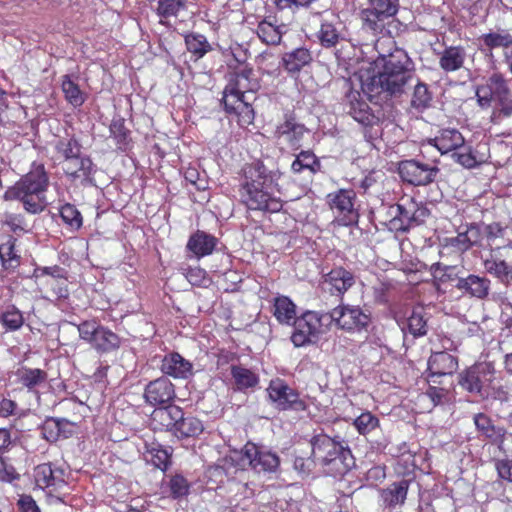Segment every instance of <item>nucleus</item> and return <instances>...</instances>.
Returning a JSON list of instances; mask_svg holds the SVG:
<instances>
[{
	"instance_id": "f257e3e1",
	"label": "nucleus",
	"mask_w": 512,
	"mask_h": 512,
	"mask_svg": "<svg viewBox=\"0 0 512 512\" xmlns=\"http://www.w3.org/2000/svg\"><path fill=\"white\" fill-rule=\"evenodd\" d=\"M245 182L240 189L242 202L251 210L277 212L281 202L269 191L272 182L266 167L260 163H252L244 169Z\"/></svg>"
},
{
	"instance_id": "f03ea898",
	"label": "nucleus",
	"mask_w": 512,
	"mask_h": 512,
	"mask_svg": "<svg viewBox=\"0 0 512 512\" xmlns=\"http://www.w3.org/2000/svg\"><path fill=\"white\" fill-rule=\"evenodd\" d=\"M49 178L42 164H34L32 169L4 193L5 200H20L29 213H40L46 207L45 192Z\"/></svg>"
},
{
	"instance_id": "7ed1b4c3",
	"label": "nucleus",
	"mask_w": 512,
	"mask_h": 512,
	"mask_svg": "<svg viewBox=\"0 0 512 512\" xmlns=\"http://www.w3.org/2000/svg\"><path fill=\"white\" fill-rule=\"evenodd\" d=\"M381 69L370 77V92L400 93L411 77V61L405 51L397 49L380 60Z\"/></svg>"
},
{
	"instance_id": "20e7f679",
	"label": "nucleus",
	"mask_w": 512,
	"mask_h": 512,
	"mask_svg": "<svg viewBox=\"0 0 512 512\" xmlns=\"http://www.w3.org/2000/svg\"><path fill=\"white\" fill-rule=\"evenodd\" d=\"M310 444L313 461L325 467L327 473L333 476L344 475L353 465L350 450L326 434L314 435Z\"/></svg>"
},
{
	"instance_id": "39448f33",
	"label": "nucleus",
	"mask_w": 512,
	"mask_h": 512,
	"mask_svg": "<svg viewBox=\"0 0 512 512\" xmlns=\"http://www.w3.org/2000/svg\"><path fill=\"white\" fill-rule=\"evenodd\" d=\"M280 464L279 457L270 451L259 450L254 444H246L242 451H234L224 459L220 467L228 477L244 474L245 467L250 466L256 472H274Z\"/></svg>"
},
{
	"instance_id": "423d86ee",
	"label": "nucleus",
	"mask_w": 512,
	"mask_h": 512,
	"mask_svg": "<svg viewBox=\"0 0 512 512\" xmlns=\"http://www.w3.org/2000/svg\"><path fill=\"white\" fill-rule=\"evenodd\" d=\"M476 97L482 108L494 107L506 117L512 115V92L501 73L494 72L476 89Z\"/></svg>"
},
{
	"instance_id": "0eeeda50",
	"label": "nucleus",
	"mask_w": 512,
	"mask_h": 512,
	"mask_svg": "<svg viewBox=\"0 0 512 512\" xmlns=\"http://www.w3.org/2000/svg\"><path fill=\"white\" fill-rule=\"evenodd\" d=\"M62 470L53 468L50 463L38 465L34 470L35 484L42 490H47V502L51 505L64 502L67 487Z\"/></svg>"
},
{
	"instance_id": "6e6552de",
	"label": "nucleus",
	"mask_w": 512,
	"mask_h": 512,
	"mask_svg": "<svg viewBox=\"0 0 512 512\" xmlns=\"http://www.w3.org/2000/svg\"><path fill=\"white\" fill-rule=\"evenodd\" d=\"M325 315L314 311H306L292 323L294 326L291 341L295 347H303L315 343L323 333L322 319Z\"/></svg>"
},
{
	"instance_id": "1a4fd4ad",
	"label": "nucleus",
	"mask_w": 512,
	"mask_h": 512,
	"mask_svg": "<svg viewBox=\"0 0 512 512\" xmlns=\"http://www.w3.org/2000/svg\"><path fill=\"white\" fill-rule=\"evenodd\" d=\"M369 5L361 11L363 28L373 34L381 33L386 20L393 17L398 11V0H368Z\"/></svg>"
},
{
	"instance_id": "9d476101",
	"label": "nucleus",
	"mask_w": 512,
	"mask_h": 512,
	"mask_svg": "<svg viewBox=\"0 0 512 512\" xmlns=\"http://www.w3.org/2000/svg\"><path fill=\"white\" fill-rule=\"evenodd\" d=\"M494 379V365L490 362H480L460 373L458 383L465 391L482 396L483 391Z\"/></svg>"
},
{
	"instance_id": "9b49d317",
	"label": "nucleus",
	"mask_w": 512,
	"mask_h": 512,
	"mask_svg": "<svg viewBox=\"0 0 512 512\" xmlns=\"http://www.w3.org/2000/svg\"><path fill=\"white\" fill-rule=\"evenodd\" d=\"M266 391L270 402L278 410L304 411L307 408L298 392L280 378L272 379Z\"/></svg>"
},
{
	"instance_id": "f8f14e48",
	"label": "nucleus",
	"mask_w": 512,
	"mask_h": 512,
	"mask_svg": "<svg viewBox=\"0 0 512 512\" xmlns=\"http://www.w3.org/2000/svg\"><path fill=\"white\" fill-rule=\"evenodd\" d=\"M356 193L352 189H339L327 195V203L336 214L338 221L348 226L358 219V212L354 207Z\"/></svg>"
},
{
	"instance_id": "ddd939ff",
	"label": "nucleus",
	"mask_w": 512,
	"mask_h": 512,
	"mask_svg": "<svg viewBox=\"0 0 512 512\" xmlns=\"http://www.w3.org/2000/svg\"><path fill=\"white\" fill-rule=\"evenodd\" d=\"M329 317L338 328L346 331L360 330L370 321L369 315L359 306L349 304H341L333 308Z\"/></svg>"
},
{
	"instance_id": "4468645a",
	"label": "nucleus",
	"mask_w": 512,
	"mask_h": 512,
	"mask_svg": "<svg viewBox=\"0 0 512 512\" xmlns=\"http://www.w3.org/2000/svg\"><path fill=\"white\" fill-rule=\"evenodd\" d=\"M313 18H320V29L317 32V38L320 44L325 48L335 47L342 39L339 18L329 9L318 11L312 8Z\"/></svg>"
},
{
	"instance_id": "2eb2a0df",
	"label": "nucleus",
	"mask_w": 512,
	"mask_h": 512,
	"mask_svg": "<svg viewBox=\"0 0 512 512\" xmlns=\"http://www.w3.org/2000/svg\"><path fill=\"white\" fill-rule=\"evenodd\" d=\"M485 270L502 282L512 281V246L492 249L484 260Z\"/></svg>"
},
{
	"instance_id": "dca6fc26",
	"label": "nucleus",
	"mask_w": 512,
	"mask_h": 512,
	"mask_svg": "<svg viewBox=\"0 0 512 512\" xmlns=\"http://www.w3.org/2000/svg\"><path fill=\"white\" fill-rule=\"evenodd\" d=\"M398 171L403 181L420 186L431 183L436 177L438 168L416 160H406L399 164Z\"/></svg>"
},
{
	"instance_id": "f3484780",
	"label": "nucleus",
	"mask_w": 512,
	"mask_h": 512,
	"mask_svg": "<svg viewBox=\"0 0 512 512\" xmlns=\"http://www.w3.org/2000/svg\"><path fill=\"white\" fill-rule=\"evenodd\" d=\"M175 389L172 382L166 377L150 381L144 390L145 402L151 406L162 407L170 404L175 398Z\"/></svg>"
},
{
	"instance_id": "a211bd4d",
	"label": "nucleus",
	"mask_w": 512,
	"mask_h": 512,
	"mask_svg": "<svg viewBox=\"0 0 512 512\" xmlns=\"http://www.w3.org/2000/svg\"><path fill=\"white\" fill-rule=\"evenodd\" d=\"M396 210L397 213L391 224L394 229L401 231H407L410 227L421 224L428 216V210L425 207H418L413 201L398 204Z\"/></svg>"
},
{
	"instance_id": "6ab92c4d",
	"label": "nucleus",
	"mask_w": 512,
	"mask_h": 512,
	"mask_svg": "<svg viewBox=\"0 0 512 512\" xmlns=\"http://www.w3.org/2000/svg\"><path fill=\"white\" fill-rule=\"evenodd\" d=\"M250 74V71L243 70L229 75L228 83L223 92V102H227L231 96L254 99L253 92L257 83L250 79Z\"/></svg>"
},
{
	"instance_id": "aec40b11",
	"label": "nucleus",
	"mask_w": 512,
	"mask_h": 512,
	"mask_svg": "<svg viewBox=\"0 0 512 512\" xmlns=\"http://www.w3.org/2000/svg\"><path fill=\"white\" fill-rule=\"evenodd\" d=\"M308 129L294 118H287L283 123L277 126L275 137L288 144L293 149H298L303 143L304 136Z\"/></svg>"
},
{
	"instance_id": "412c9836",
	"label": "nucleus",
	"mask_w": 512,
	"mask_h": 512,
	"mask_svg": "<svg viewBox=\"0 0 512 512\" xmlns=\"http://www.w3.org/2000/svg\"><path fill=\"white\" fill-rule=\"evenodd\" d=\"M355 283L353 273L338 267L332 269L325 275L323 280V288L331 295L342 296Z\"/></svg>"
},
{
	"instance_id": "4be33fe9",
	"label": "nucleus",
	"mask_w": 512,
	"mask_h": 512,
	"mask_svg": "<svg viewBox=\"0 0 512 512\" xmlns=\"http://www.w3.org/2000/svg\"><path fill=\"white\" fill-rule=\"evenodd\" d=\"M287 30L288 28L284 23H280L273 16H268L258 23L256 33L263 43L278 45Z\"/></svg>"
},
{
	"instance_id": "5701e85b",
	"label": "nucleus",
	"mask_w": 512,
	"mask_h": 512,
	"mask_svg": "<svg viewBox=\"0 0 512 512\" xmlns=\"http://www.w3.org/2000/svg\"><path fill=\"white\" fill-rule=\"evenodd\" d=\"M457 367V359L445 351L433 353L428 360L430 379L433 382H436L434 377L451 375L457 370Z\"/></svg>"
},
{
	"instance_id": "b1692460",
	"label": "nucleus",
	"mask_w": 512,
	"mask_h": 512,
	"mask_svg": "<svg viewBox=\"0 0 512 512\" xmlns=\"http://www.w3.org/2000/svg\"><path fill=\"white\" fill-rule=\"evenodd\" d=\"M467 59L465 47L449 46L439 54V67L446 73L458 71L464 67Z\"/></svg>"
},
{
	"instance_id": "393cba45",
	"label": "nucleus",
	"mask_w": 512,
	"mask_h": 512,
	"mask_svg": "<svg viewBox=\"0 0 512 512\" xmlns=\"http://www.w3.org/2000/svg\"><path fill=\"white\" fill-rule=\"evenodd\" d=\"M161 370L174 378L186 379L192 375V364L180 354L171 353L162 360Z\"/></svg>"
},
{
	"instance_id": "a878e982",
	"label": "nucleus",
	"mask_w": 512,
	"mask_h": 512,
	"mask_svg": "<svg viewBox=\"0 0 512 512\" xmlns=\"http://www.w3.org/2000/svg\"><path fill=\"white\" fill-rule=\"evenodd\" d=\"M455 287L471 297L482 299L489 293L490 280L486 277L471 274L465 278H459Z\"/></svg>"
},
{
	"instance_id": "bb28decb",
	"label": "nucleus",
	"mask_w": 512,
	"mask_h": 512,
	"mask_svg": "<svg viewBox=\"0 0 512 512\" xmlns=\"http://www.w3.org/2000/svg\"><path fill=\"white\" fill-rule=\"evenodd\" d=\"M348 101V114L362 125H370L374 120L368 104L361 99V95L358 91H351L346 96Z\"/></svg>"
},
{
	"instance_id": "cd10ccee",
	"label": "nucleus",
	"mask_w": 512,
	"mask_h": 512,
	"mask_svg": "<svg viewBox=\"0 0 512 512\" xmlns=\"http://www.w3.org/2000/svg\"><path fill=\"white\" fill-rule=\"evenodd\" d=\"M409 489V481L402 479L393 482L380 492L383 505L389 508H395L404 504Z\"/></svg>"
},
{
	"instance_id": "c85d7f7f",
	"label": "nucleus",
	"mask_w": 512,
	"mask_h": 512,
	"mask_svg": "<svg viewBox=\"0 0 512 512\" xmlns=\"http://www.w3.org/2000/svg\"><path fill=\"white\" fill-rule=\"evenodd\" d=\"M431 143H433L441 154H446L461 149L465 144V139L456 129H444L438 136L431 140Z\"/></svg>"
},
{
	"instance_id": "c756f323",
	"label": "nucleus",
	"mask_w": 512,
	"mask_h": 512,
	"mask_svg": "<svg viewBox=\"0 0 512 512\" xmlns=\"http://www.w3.org/2000/svg\"><path fill=\"white\" fill-rule=\"evenodd\" d=\"M248 98H235L231 96L227 102L224 103L225 110L228 113H234L238 117V123L241 126H247L253 122L254 111L251 107V101Z\"/></svg>"
},
{
	"instance_id": "7c9ffc66",
	"label": "nucleus",
	"mask_w": 512,
	"mask_h": 512,
	"mask_svg": "<svg viewBox=\"0 0 512 512\" xmlns=\"http://www.w3.org/2000/svg\"><path fill=\"white\" fill-rule=\"evenodd\" d=\"M16 383L34 391L47 381V373L39 368L20 367L15 372Z\"/></svg>"
},
{
	"instance_id": "2f4dec72",
	"label": "nucleus",
	"mask_w": 512,
	"mask_h": 512,
	"mask_svg": "<svg viewBox=\"0 0 512 512\" xmlns=\"http://www.w3.org/2000/svg\"><path fill=\"white\" fill-rule=\"evenodd\" d=\"M448 244L459 251H466L473 245H482L480 226L471 224L457 236L448 239Z\"/></svg>"
},
{
	"instance_id": "473e14b6",
	"label": "nucleus",
	"mask_w": 512,
	"mask_h": 512,
	"mask_svg": "<svg viewBox=\"0 0 512 512\" xmlns=\"http://www.w3.org/2000/svg\"><path fill=\"white\" fill-rule=\"evenodd\" d=\"M312 61L311 52L303 47L287 52L282 57V65L288 73H298Z\"/></svg>"
},
{
	"instance_id": "72a5a7b5",
	"label": "nucleus",
	"mask_w": 512,
	"mask_h": 512,
	"mask_svg": "<svg viewBox=\"0 0 512 512\" xmlns=\"http://www.w3.org/2000/svg\"><path fill=\"white\" fill-rule=\"evenodd\" d=\"M217 243L214 236L198 231L192 235L187 243V248L197 257H204L213 252Z\"/></svg>"
},
{
	"instance_id": "f704fd0d",
	"label": "nucleus",
	"mask_w": 512,
	"mask_h": 512,
	"mask_svg": "<svg viewBox=\"0 0 512 512\" xmlns=\"http://www.w3.org/2000/svg\"><path fill=\"white\" fill-rule=\"evenodd\" d=\"M273 315L280 324L291 325L296 320V305L287 296H278L273 302Z\"/></svg>"
},
{
	"instance_id": "c9c22d12",
	"label": "nucleus",
	"mask_w": 512,
	"mask_h": 512,
	"mask_svg": "<svg viewBox=\"0 0 512 512\" xmlns=\"http://www.w3.org/2000/svg\"><path fill=\"white\" fill-rule=\"evenodd\" d=\"M63 169L67 175L76 179L81 178L87 180L92 172L93 164L89 157L76 156L63 163Z\"/></svg>"
},
{
	"instance_id": "e433bc0d",
	"label": "nucleus",
	"mask_w": 512,
	"mask_h": 512,
	"mask_svg": "<svg viewBox=\"0 0 512 512\" xmlns=\"http://www.w3.org/2000/svg\"><path fill=\"white\" fill-rule=\"evenodd\" d=\"M479 40L483 46L490 50L503 48L505 52L512 46V34L506 29L491 30L481 35Z\"/></svg>"
},
{
	"instance_id": "4c0bfd02",
	"label": "nucleus",
	"mask_w": 512,
	"mask_h": 512,
	"mask_svg": "<svg viewBox=\"0 0 512 512\" xmlns=\"http://www.w3.org/2000/svg\"><path fill=\"white\" fill-rule=\"evenodd\" d=\"M231 376L233 378L236 389L239 391L254 388L259 383L258 375L252 370L241 365L231 366Z\"/></svg>"
},
{
	"instance_id": "58836bf2",
	"label": "nucleus",
	"mask_w": 512,
	"mask_h": 512,
	"mask_svg": "<svg viewBox=\"0 0 512 512\" xmlns=\"http://www.w3.org/2000/svg\"><path fill=\"white\" fill-rule=\"evenodd\" d=\"M182 409L179 406L166 404L154 412V419L167 430L173 431L179 420L182 418Z\"/></svg>"
},
{
	"instance_id": "ea45409f",
	"label": "nucleus",
	"mask_w": 512,
	"mask_h": 512,
	"mask_svg": "<svg viewBox=\"0 0 512 512\" xmlns=\"http://www.w3.org/2000/svg\"><path fill=\"white\" fill-rule=\"evenodd\" d=\"M474 424L479 432L485 437L490 438L495 442L502 443L506 434V431L502 427H496L492 424L491 419L483 414L478 413L474 416Z\"/></svg>"
},
{
	"instance_id": "a19ab883",
	"label": "nucleus",
	"mask_w": 512,
	"mask_h": 512,
	"mask_svg": "<svg viewBox=\"0 0 512 512\" xmlns=\"http://www.w3.org/2000/svg\"><path fill=\"white\" fill-rule=\"evenodd\" d=\"M203 430L204 425L201 420L193 416L185 417L182 413V418L178 421L173 433L177 437L188 438L199 436Z\"/></svg>"
},
{
	"instance_id": "79ce46f5",
	"label": "nucleus",
	"mask_w": 512,
	"mask_h": 512,
	"mask_svg": "<svg viewBox=\"0 0 512 512\" xmlns=\"http://www.w3.org/2000/svg\"><path fill=\"white\" fill-rule=\"evenodd\" d=\"M0 324L5 332L17 331L24 324L23 313L14 305H10L0 312Z\"/></svg>"
},
{
	"instance_id": "37998d69",
	"label": "nucleus",
	"mask_w": 512,
	"mask_h": 512,
	"mask_svg": "<svg viewBox=\"0 0 512 512\" xmlns=\"http://www.w3.org/2000/svg\"><path fill=\"white\" fill-rule=\"evenodd\" d=\"M427 312L422 306L415 307L407 319V327L414 337H421L427 333Z\"/></svg>"
},
{
	"instance_id": "c03bdc74",
	"label": "nucleus",
	"mask_w": 512,
	"mask_h": 512,
	"mask_svg": "<svg viewBox=\"0 0 512 512\" xmlns=\"http://www.w3.org/2000/svg\"><path fill=\"white\" fill-rule=\"evenodd\" d=\"M187 0H158L155 13L160 18V23L164 24V19L177 17L181 11L186 10Z\"/></svg>"
},
{
	"instance_id": "a18cd8bd",
	"label": "nucleus",
	"mask_w": 512,
	"mask_h": 512,
	"mask_svg": "<svg viewBox=\"0 0 512 512\" xmlns=\"http://www.w3.org/2000/svg\"><path fill=\"white\" fill-rule=\"evenodd\" d=\"M91 345L98 351L108 352L120 346V339L115 333L101 326Z\"/></svg>"
},
{
	"instance_id": "49530a36",
	"label": "nucleus",
	"mask_w": 512,
	"mask_h": 512,
	"mask_svg": "<svg viewBox=\"0 0 512 512\" xmlns=\"http://www.w3.org/2000/svg\"><path fill=\"white\" fill-rule=\"evenodd\" d=\"M320 162L311 151H301L291 164V169L294 173H301L308 171L310 174H315L320 170Z\"/></svg>"
},
{
	"instance_id": "de8ad7c7",
	"label": "nucleus",
	"mask_w": 512,
	"mask_h": 512,
	"mask_svg": "<svg viewBox=\"0 0 512 512\" xmlns=\"http://www.w3.org/2000/svg\"><path fill=\"white\" fill-rule=\"evenodd\" d=\"M185 44L187 50L196 60L204 57V55L212 50L207 38L199 33H189L185 35Z\"/></svg>"
},
{
	"instance_id": "09e8293b",
	"label": "nucleus",
	"mask_w": 512,
	"mask_h": 512,
	"mask_svg": "<svg viewBox=\"0 0 512 512\" xmlns=\"http://www.w3.org/2000/svg\"><path fill=\"white\" fill-rule=\"evenodd\" d=\"M67 279L65 277H59L58 275H53L45 278L41 284L45 288L46 292L50 296L55 297L56 299L66 298L68 296V284Z\"/></svg>"
},
{
	"instance_id": "8fccbe9b",
	"label": "nucleus",
	"mask_w": 512,
	"mask_h": 512,
	"mask_svg": "<svg viewBox=\"0 0 512 512\" xmlns=\"http://www.w3.org/2000/svg\"><path fill=\"white\" fill-rule=\"evenodd\" d=\"M62 91L65 99L74 107H80L85 102V94L81 91L78 84L68 75L63 76Z\"/></svg>"
},
{
	"instance_id": "3c124183",
	"label": "nucleus",
	"mask_w": 512,
	"mask_h": 512,
	"mask_svg": "<svg viewBox=\"0 0 512 512\" xmlns=\"http://www.w3.org/2000/svg\"><path fill=\"white\" fill-rule=\"evenodd\" d=\"M0 266L3 270L14 271L20 264V257L15 252V246L12 241L0 245Z\"/></svg>"
},
{
	"instance_id": "603ef678",
	"label": "nucleus",
	"mask_w": 512,
	"mask_h": 512,
	"mask_svg": "<svg viewBox=\"0 0 512 512\" xmlns=\"http://www.w3.org/2000/svg\"><path fill=\"white\" fill-rule=\"evenodd\" d=\"M452 158L466 169H473L484 162L482 158L477 157L470 147H466L465 145H463L461 149L453 152Z\"/></svg>"
},
{
	"instance_id": "864d4df0",
	"label": "nucleus",
	"mask_w": 512,
	"mask_h": 512,
	"mask_svg": "<svg viewBox=\"0 0 512 512\" xmlns=\"http://www.w3.org/2000/svg\"><path fill=\"white\" fill-rule=\"evenodd\" d=\"M60 216L63 222L73 230H78L83 223L82 215L72 204H65L60 208Z\"/></svg>"
},
{
	"instance_id": "5fc2aeb1",
	"label": "nucleus",
	"mask_w": 512,
	"mask_h": 512,
	"mask_svg": "<svg viewBox=\"0 0 512 512\" xmlns=\"http://www.w3.org/2000/svg\"><path fill=\"white\" fill-rule=\"evenodd\" d=\"M431 100L432 96L427 85L421 82L417 83L411 99L412 106L418 110H423L430 105Z\"/></svg>"
},
{
	"instance_id": "6e6d98bb",
	"label": "nucleus",
	"mask_w": 512,
	"mask_h": 512,
	"mask_svg": "<svg viewBox=\"0 0 512 512\" xmlns=\"http://www.w3.org/2000/svg\"><path fill=\"white\" fill-rule=\"evenodd\" d=\"M353 424L361 435H366L378 427L379 419L371 412L366 411L359 415Z\"/></svg>"
},
{
	"instance_id": "4d7b16f0",
	"label": "nucleus",
	"mask_w": 512,
	"mask_h": 512,
	"mask_svg": "<svg viewBox=\"0 0 512 512\" xmlns=\"http://www.w3.org/2000/svg\"><path fill=\"white\" fill-rule=\"evenodd\" d=\"M481 237H482V245H484L483 241H486V244L491 246L496 242L497 239L504 238L506 228L502 227L499 223H492L488 225L480 226Z\"/></svg>"
},
{
	"instance_id": "13d9d810",
	"label": "nucleus",
	"mask_w": 512,
	"mask_h": 512,
	"mask_svg": "<svg viewBox=\"0 0 512 512\" xmlns=\"http://www.w3.org/2000/svg\"><path fill=\"white\" fill-rule=\"evenodd\" d=\"M56 149L64 157V161L81 154V147L75 139L60 140L56 145Z\"/></svg>"
},
{
	"instance_id": "bf43d9fd",
	"label": "nucleus",
	"mask_w": 512,
	"mask_h": 512,
	"mask_svg": "<svg viewBox=\"0 0 512 512\" xmlns=\"http://www.w3.org/2000/svg\"><path fill=\"white\" fill-rule=\"evenodd\" d=\"M146 459L156 468L165 471L169 465L170 455L164 449L153 448L148 452Z\"/></svg>"
},
{
	"instance_id": "052dcab7",
	"label": "nucleus",
	"mask_w": 512,
	"mask_h": 512,
	"mask_svg": "<svg viewBox=\"0 0 512 512\" xmlns=\"http://www.w3.org/2000/svg\"><path fill=\"white\" fill-rule=\"evenodd\" d=\"M101 325L95 321H84L77 325L79 336L82 340L92 343Z\"/></svg>"
},
{
	"instance_id": "680f3d73",
	"label": "nucleus",
	"mask_w": 512,
	"mask_h": 512,
	"mask_svg": "<svg viewBox=\"0 0 512 512\" xmlns=\"http://www.w3.org/2000/svg\"><path fill=\"white\" fill-rule=\"evenodd\" d=\"M59 425L57 418L47 419L42 426V435L49 442H56L60 439Z\"/></svg>"
},
{
	"instance_id": "e2e57ef3",
	"label": "nucleus",
	"mask_w": 512,
	"mask_h": 512,
	"mask_svg": "<svg viewBox=\"0 0 512 512\" xmlns=\"http://www.w3.org/2000/svg\"><path fill=\"white\" fill-rule=\"evenodd\" d=\"M188 482L180 475H176L170 480V491L174 498H179L188 493Z\"/></svg>"
},
{
	"instance_id": "0e129e2a",
	"label": "nucleus",
	"mask_w": 512,
	"mask_h": 512,
	"mask_svg": "<svg viewBox=\"0 0 512 512\" xmlns=\"http://www.w3.org/2000/svg\"><path fill=\"white\" fill-rule=\"evenodd\" d=\"M187 280L195 286H205L208 282L206 272L202 268H190L186 273Z\"/></svg>"
},
{
	"instance_id": "69168bd1",
	"label": "nucleus",
	"mask_w": 512,
	"mask_h": 512,
	"mask_svg": "<svg viewBox=\"0 0 512 512\" xmlns=\"http://www.w3.org/2000/svg\"><path fill=\"white\" fill-rule=\"evenodd\" d=\"M500 478L512 482V461L508 459L498 460L495 464Z\"/></svg>"
},
{
	"instance_id": "338daca9",
	"label": "nucleus",
	"mask_w": 512,
	"mask_h": 512,
	"mask_svg": "<svg viewBox=\"0 0 512 512\" xmlns=\"http://www.w3.org/2000/svg\"><path fill=\"white\" fill-rule=\"evenodd\" d=\"M16 403L6 398L3 394L0 395V417H8L14 414Z\"/></svg>"
},
{
	"instance_id": "774afa93",
	"label": "nucleus",
	"mask_w": 512,
	"mask_h": 512,
	"mask_svg": "<svg viewBox=\"0 0 512 512\" xmlns=\"http://www.w3.org/2000/svg\"><path fill=\"white\" fill-rule=\"evenodd\" d=\"M19 506L22 512H40L36 502L30 496H24L19 500Z\"/></svg>"
}]
</instances>
